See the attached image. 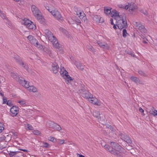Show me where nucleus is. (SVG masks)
Here are the masks:
<instances>
[{
	"instance_id": "nucleus-43",
	"label": "nucleus",
	"mask_w": 157,
	"mask_h": 157,
	"mask_svg": "<svg viewBox=\"0 0 157 157\" xmlns=\"http://www.w3.org/2000/svg\"><path fill=\"white\" fill-rule=\"evenodd\" d=\"M79 14H80V15L78 16V17L82 20V18L83 17V16H84L85 14L84 13L83 11H82L81 13H79Z\"/></svg>"
},
{
	"instance_id": "nucleus-10",
	"label": "nucleus",
	"mask_w": 157,
	"mask_h": 157,
	"mask_svg": "<svg viewBox=\"0 0 157 157\" xmlns=\"http://www.w3.org/2000/svg\"><path fill=\"white\" fill-rule=\"evenodd\" d=\"M19 108L16 106H13L10 109L11 115L13 117L16 116L18 113Z\"/></svg>"
},
{
	"instance_id": "nucleus-25",
	"label": "nucleus",
	"mask_w": 157,
	"mask_h": 157,
	"mask_svg": "<svg viewBox=\"0 0 157 157\" xmlns=\"http://www.w3.org/2000/svg\"><path fill=\"white\" fill-rule=\"evenodd\" d=\"M30 23H32V22L28 19H25L23 21V24L25 25H27V27Z\"/></svg>"
},
{
	"instance_id": "nucleus-45",
	"label": "nucleus",
	"mask_w": 157,
	"mask_h": 157,
	"mask_svg": "<svg viewBox=\"0 0 157 157\" xmlns=\"http://www.w3.org/2000/svg\"><path fill=\"white\" fill-rule=\"evenodd\" d=\"M64 140H63L58 139L57 142L59 144H62L64 143Z\"/></svg>"
},
{
	"instance_id": "nucleus-23",
	"label": "nucleus",
	"mask_w": 157,
	"mask_h": 157,
	"mask_svg": "<svg viewBox=\"0 0 157 157\" xmlns=\"http://www.w3.org/2000/svg\"><path fill=\"white\" fill-rule=\"evenodd\" d=\"M56 123H55L53 121H49L47 124L49 126V127L54 128L56 126Z\"/></svg>"
},
{
	"instance_id": "nucleus-44",
	"label": "nucleus",
	"mask_w": 157,
	"mask_h": 157,
	"mask_svg": "<svg viewBox=\"0 0 157 157\" xmlns=\"http://www.w3.org/2000/svg\"><path fill=\"white\" fill-rule=\"evenodd\" d=\"M18 102L21 105H23L24 104H25L26 102L25 100H21L20 101H18Z\"/></svg>"
},
{
	"instance_id": "nucleus-46",
	"label": "nucleus",
	"mask_w": 157,
	"mask_h": 157,
	"mask_svg": "<svg viewBox=\"0 0 157 157\" xmlns=\"http://www.w3.org/2000/svg\"><path fill=\"white\" fill-rule=\"evenodd\" d=\"M87 19L86 18V15L85 14V15L84 16H83L82 18V21H83L84 22H86V23L87 22Z\"/></svg>"
},
{
	"instance_id": "nucleus-14",
	"label": "nucleus",
	"mask_w": 157,
	"mask_h": 157,
	"mask_svg": "<svg viewBox=\"0 0 157 157\" xmlns=\"http://www.w3.org/2000/svg\"><path fill=\"white\" fill-rule=\"evenodd\" d=\"M88 100L94 104L96 105H100V103L98 100V99L95 97H93V96L92 97H90V99H89Z\"/></svg>"
},
{
	"instance_id": "nucleus-38",
	"label": "nucleus",
	"mask_w": 157,
	"mask_h": 157,
	"mask_svg": "<svg viewBox=\"0 0 157 157\" xmlns=\"http://www.w3.org/2000/svg\"><path fill=\"white\" fill-rule=\"evenodd\" d=\"M126 52L128 54L134 57L136 56L134 54L133 52H131L129 50H128V51H126Z\"/></svg>"
},
{
	"instance_id": "nucleus-12",
	"label": "nucleus",
	"mask_w": 157,
	"mask_h": 157,
	"mask_svg": "<svg viewBox=\"0 0 157 157\" xmlns=\"http://www.w3.org/2000/svg\"><path fill=\"white\" fill-rule=\"evenodd\" d=\"M97 43L102 48L106 49H109V46L107 44L101 41H97Z\"/></svg>"
},
{
	"instance_id": "nucleus-32",
	"label": "nucleus",
	"mask_w": 157,
	"mask_h": 157,
	"mask_svg": "<svg viewBox=\"0 0 157 157\" xmlns=\"http://www.w3.org/2000/svg\"><path fill=\"white\" fill-rule=\"evenodd\" d=\"M36 47H37L39 49L43 50V47L44 46L41 45V44H40L38 42H37V43L36 44V45H35Z\"/></svg>"
},
{
	"instance_id": "nucleus-39",
	"label": "nucleus",
	"mask_w": 157,
	"mask_h": 157,
	"mask_svg": "<svg viewBox=\"0 0 157 157\" xmlns=\"http://www.w3.org/2000/svg\"><path fill=\"white\" fill-rule=\"evenodd\" d=\"M33 133L34 134L37 136L39 135L40 133V131L38 130H34L33 131Z\"/></svg>"
},
{
	"instance_id": "nucleus-40",
	"label": "nucleus",
	"mask_w": 157,
	"mask_h": 157,
	"mask_svg": "<svg viewBox=\"0 0 157 157\" xmlns=\"http://www.w3.org/2000/svg\"><path fill=\"white\" fill-rule=\"evenodd\" d=\"M54 129H56L57 131H60L61 130V128L60 126L56 124V126L55 127V128H54Z\"/></svg>"
},
{
	"instance_id": "nucleus-54",
	"label": "nucleus",
	"mask_w": 157,
	"mask_h": 157,
	"mask_svg": "<svg viewBox=\"0 0 157 157\" xmlns=\"http://www.w3.org/2000/svg\"><path fill=\"white\" fill-rule=\"evenodd\" d=\"M7 101V99L6 98H3V104H6Z\"/></svg>"
},
{
	"instance_id": "nucleus-47",
	"label": "nucleus",
	"mask_w": 157,
	"mask_h": 157,
	"mask_svg": "<svg viewBox=\"0 0 157 157\" xmlns=\"http://www.w3.org/2000/svg\"><path fill=\"white\" fill-rule=\"evenodd\" d=\"M4 129V128L2 124L0 123V133L2 132Z\"/></svg>"
},
{
	"instance_id": "nucleus-55",
	"label": "nucleus",
	"mask_w": 157,
	"mask_h": 157,
	"mask_svg": "<svg viewBox=\"0 0 157 157\" xmlns=\"http://www.w3.org/2000/svg\"><path fill=\"white\" fill-rule=\"evenodd\" d=\"M0 141L3 140H5L6 138V137L5 136L4 137H0Z\"/></svg>"
},
{
	"instance_id": "nucleus-62",
	"label": "nucleus",
	"mask_w": 157,
	"mask_h": 157,
	"mask_svg": "<svg viewBox=\"0 0 157 157\" xmlns=\"http://www.w3.org/2000/svg\"><path fill=\"white\" fill-rule=\"evenodd\" d=\"M141 12L143 13L144 14H145L146 15L147 13L146 11H144L143 12Z\"/></svg>"
},
{
	"instance_id": "nucleus-19",
	"label": "nucleus",
	"mask_w": 157,
	"mask_h": 157,
	"mask_svg": "<svg viewBox=\"0 0 157 157\" xmlns=\"http://www.w3.org/2000/svg\"><path fill=\"white\" fill-rule=\"evenodd\" d=\"M60 70V73L62 76L64 77L65 75L68 74V72L63 67H61Z\"/></svg>"
},
{
	"instance_id": "nucleus-48",
	"label": "nucleus",
	"mask_w": 157,
	"mask_h": 157,
	"mask_svg": "<svg viewBox=\"0 0 157 157\" xmlns=\"http://www.w3.org/2000/svg\"><path fill=\"white\" fill-rule=\"evenodd\" d=\"M43 146L44 147H45L46 148H48L49 147V144L46 142H44L43 143Z\"/></svg>"
},
{
	"instance_id": "nucleus-51",
	"label": "nucleus",
	"mask_w": 157,
	"mask_h": 157,
	"mask_svg": "<svg viewBox=\"0 0 157 157\" xmlns=\"http://www.w3.org/2000/svg\"><path fill=\"white\" fill-rule=\"evenodd\" d=\"M129 7V4L128 5H124V9L125 10H127Z\"/></svg>"
},
{
	"instance_id": "nucleus-33",
	"label": "nucleus",
	"mask_w": 157,
	"mask_h": 157,
	"mask_svg": "<svg viewBox=\"0 0 157 157\" xmlns=\"http://www.w3.org/2000/svg\"><path fill=\"white\" fill-rule=\"evenodd\" d=\"M28 28L29 29H35L36 28L35 25L33 24L32 23H30V24L27 26Z\"/></svg>"
},
{
	"instance_id": "nucleus-16",
	"label": "nucleus",
	"mask_w": 157,
	"mask_h": 157,
	"mask_svg": "<svg viewBox=\"0 0 157 157\" xmlns=\"http://www.w3.org/2000/svg\"><path fill=\"white\" fill-rule=\"evenodd\" d=\"M52 67L53 72L55 74L57 73L59 69V67L58 64L56 62L53 63Z\"/></svg>"
},
{
	"instance_id": "nucleus-60",
	"label": "nucleus",
	"mask_w": 157,
	"mask_h": 157,
	"mask_svg": "<svg viewBox=\"0 0 157 157\" xmlns=\"http://www.w3.org/2000/svg\"><path fill=\"white\" fill-rule=\"evenodd\" d=\"M117 25H115L114 24L113 25V27L114 28V29H117Z\"/></svg>"
},
{
	"instance_id": "nucleus-57",
	"label": "nucleus",
	"mask_w": 157,
	"mask_h": 157,
	"mask_svg": "<svg viewBox=\"0 0 157 157\" xmlns=\"http://www.w3.org/2000/svg\"><path fill=\"white\" fill-rule=\"evenodd\" d=\"M141 37L143 38L144 40L146 39V40L147 41H148V40H147V38H145L144 36L143 35H142L141 36Z\"/></svg>"
},
{
	"instance_id": "nucleus-49",
	"label": "nucleus",
	"mask_w": 157,
	"mask_h": 157,
	"mask_svg": "<svg viewBox=\"0 0 157 157\" xmlns=\"http://www.w3.org/2000/svg\"><path fill=\"white\" fill-rule=\"evenodd\" d=\"M75 21L77 23H81V21L78 18H75Z\"/></svg>"
},
{
	"instance_id": "nucleus-22",
	"label": "nucleus",
	"mask_w": 157,
	"mask_h": 157,
	"mask_svg": "<svg viewBox=\"0 0 157 157\" xmlns=\"http://www.w3.org/2000/svg\"><path fill=\"white\" fill-rule=\"evenodd\" d=\"M136 8V4L133 2H131L129 4V9L130 10L132 11Z\"/></svg>"
},
{
	"instance_id": "nucleus-63",
	"label": "nucleus",
	"mask_w": 157,
	"mask_h": 157,
	"mask_svg": "<svg viewBox=\"0 0 157 157\" xmlns=\"http://www.w3.org/2000/svg\"><path fill=\"white\" fill-rule=\"evenodd\" d=\"M109 127H110V129L112 130V131H113V128L111 126H110Z\"/></svg>"
},
{
	"instance_id": "nucleus-31",
	"label": "nucleus",
	"mask_w": 157,
	"mask_h": 157,
	"mask_svg": "<svg viewBox=\"0 0 157 157\" xmlns=\"http://www.w3.org/2000/svg\"><path fill=\"white\" fill-rule=\"evenodd\" d=\"M130 79L132 80L136 83L138 82L139 81V78L136 77L131 76Z\"/></svg>"
},
{
	"instance_id": "nucleus-42",
	"label": "nucleus",
	"mask_w": 157,
	"mask_h": 157,
	"mask_svg": "<svg viewBox=\"0 0 157 157\" xmlns=\"http://www.w3.org/2000/svg\"><path fill=\"white\" fill-rule=\"evenodd\" d=\"M59 30L62 33L65 34H66L67 33V31L64 29H63V28L60 27L59 28Z\"/></svg>"
},
{
	"instance_id": "nucleus-34",
	"label": "nucleus",
	"mask_w": 157,
	"mask_h": 157,
	"mask_svg": "<svg viewBox=\"0 0 157 157\" xmlns=\"http://www.w3.org/2000/svg\"><path fill=\"white\" fill-rule=\"evenodd\" d=\"M81 86L82 88L79 90V92L81 94H82V93H85V92L87 91L86 90L85 88L83 87V85H82Z\"/></svg>"
},
{
	"instance_id": "nucleus-52",
	"label": "nucleus",
	"mask_w": 157,
	"mask_h": 157,
	"mask_svg": "<svg viewBox=\"0 0 157 157\" xmlns=\"http://www.w3.org/2000/svg\"><path fill=\"white\" fill-rule=\"evenodd\" d=\"M118 6L121 8L123 9L124 8V5L122 4H119L118 5Z\"/></svg>"
},
{
	"instance_id": "nucleus-58",
	"label": "nucleus",
	"mask_w": 157,
	"mask_h": 157,
	"mask_svg": "<svg viewBox=\"0 0 157 157\" xmlns=\"http://www.w3.org/2000/svg\"><path fill=\"white\" fill-rule=\"evenodd\" d=\"M110 23L111 25H113L114 24L113 22V20L112 19H110Z\"/></svg>"
},
{
	"instance_id": "nucleus-1",
	"label": "nucleus",
	"mask_w": 157,
	"mask_h": 157,
	"mask_svg": "<svg viewBox=\"0 0 157 157\" xmlns=\"http://www.w3.org/2000/svg\"><path fill=\"white\" fill-rule=\"evenodd\" d=\"M11 75L12 77L30 92H35L36 91V88L33 86H29V82L26 81L24 78L20 77L16 73L13 72L11 73Z\"/></svg>"
},
{
	"instance_id": "nucleus-27",
	"label": "nucleus",
	"mask_w": 157,
	"mask_h": 157,
	"mask_svg": "<svg viewBox=\"0 0 157 157\" xmlns=\"http://www.w3.org/2000/svg\"><path fill=\"white\" fill-rule=\"evenodd\" d=\"M111 9L109 8H108L107 7H105L104 10L105 13L107 15L110 14L111 12Z\"/></svg>"
},
{
	"instance_id": "nucleus-9",
	"label": "nucleus",
	"mask_w": 157,
	"mask_h": 157,
	"mask_svg": "<svg viewBox=\"0 0 157 157\" xmlns=\"http://www.w3.org/2000/svg\"><path fill=\"white\" fill-rule=\"evenodd\" d=\"M104 148L107 151H109L111 154L114 155L116 156H121L120 153L118 151L113 150V148L110 147L108 145L105 144L104 146Z\"/></svg>"
},
{
	"instance_id": "nucleus-26",
	"label": "nucleus",
	"mask_w": 157,
	"mask_h": 157,
	"mask_svg": "<svg viewBox=\"0 0 157 157\" xmlns=\"http://www.w3.org/2000/svg\"><path fill=\"white\" fill-rule=\"evenodd\" d=\"M18 153V152L16 151H10L9 153V155L10 157H16V155Z\"/></svg>"
},
{
	"instance_id": "nucleus-28",
	"label": "nucleus",
	"mask_w": 157,
	"mask_h": 157,
	"mask_svg": "<svg viewBox=\"0 0 157 157\" xmlns=\"http://www.w3.org/2000/svg\"><path fill=\"white\" fill-rule=\"evenodd\" d=\"M86 48L92 52H95V49L91 45H88L86 46Z\"/></svg>"
},
{
	"instance_id": "nucleus-7",
	"label": "nucleus",
	"mask_w": 157,
	"mask_h": 157,
	"mask_svg": "<svg viewBox=\"0 0 157 157\" xmlns=\"http://www.w3.org/2000/svg\"><path fill=\"white\" fill-rule=\"evenodd\" d=\"M51 11V14L55 19L60 21H63V17L62 16L59 12L57 10H54L53 11Z\"/></svg>"
},
{
	"instance_id": "nucleus-61",
	"label": "nucleus",
	"mask_w": 157,
	"mask_h": 157,
	"mask_svg": "<svg viewBox=\"0 0 157 157\" xmlns=\"http://www.w3.org/2000/svg\"><path fill=\"white\" fill-rule=\"evenodd\" d=\"M21 150V151H22L24 152H28V151L26 150V149H20Z\"/></svg>"
},
{
	"instance_id": "nucleus-5",
	"label": "nucleus",
	"mask_w": 157,
	"mask_h": 157,
	"mask_svg": "<svg viewBox=\"0 0 157 157\" xmlns=\"http://www.w3.org/2000/svg\"><path fill=\"white\" fill-rule=\"evenodd\" d=\"M31 10L33 15L38 20L40 21L42 19L43 17L37 7L34 5H32L31 6Z\"/></svg>"
},
{
	"instance_id": "nucleus-41",
	"label": "nucleus",
	"mask_w": 157,
	"mask_h": 157,
	"mask_svg": "<svg viewBox=\"0 0 157 157\" xmlns=\"http://www.w3.org/2000/svg\"><path fill=\"white\" fill-rule=\"evenodd\" d=\"M48 140L51 141H52L53 142H55L56 141V140L55 138L54 137L50 136L48 138Z\"/></svg>"
},
{
	"instance_id": "nucleus-11",
	"label": "nucleus",
	"mask_w": 157,
	"mask_h": 157,
	"mask_svg": "<svg viewBox=\"0 0 157 157\" xmlns=\"http://www.w3.org/2000/svg\"><path fill=\"white\" fill-rule=\"evenodd\" d=\"M93 19V20L97 23H102L104 21L103 19L98 15H94Z\"/></svg>"
},
{
	"instance_id": "nucleus-53",
	"label": "nucleus",
	"mask_w": 157,
	"mask_h": 157,
	"mask_svg": "<svg viewBox=\"0 0 157 157\" xmlns=\"http://www.w3.org/2000/svg\"><path fill=\"white\" fill-rule=\"evenodd\" d=\"M139 111L141 113H144V110L142 109L140 107L139 108Z\"/></svg>"
},
{
	"instance_id": "nucleus-6",
	"label": "nucleus",
	"mask_w": 157,
	"mask_h": 157,
	"mask_svg": "<svg viewBox=\"0 0 157 157\" xmlns=\"http://www.w3.org/2000/svg\"><path fill=\"white\" fill-rule=\"evenodd\" d=\"M14 59L16 62L20 66L23 67L27 71H28L29 67L27 64L24 63L20 57L18 56H15Z\"/></svg>"
},
{
	"instance_id": "nucleus-30",
	"label": "nucleus",
	"mask_w": 157,
	"mask_h": 157,
	"mask_svg": "<svg viewBox=\"0 0 157 157\" xmlns=\"http://www.w3.org/2000/svg\"><path fill=\"white\" fill-rule=\"evenodd\" d=\"M25 126L26 128L27 129H29V130H33V126L29 124H25Z\"/></svg>"
},
{
	"instance_id": "nucleus-17",
	"label": "nucleus",
	"mask_w": 157,
	"mask_h": 157,
	"mask_svg": "<svg viewBox=\"0 0 157 157\" xmlns=\"http://www.w3.org/2000/svg\"><path fill=\"white\" fill-rule=\"evenodd\" d=\"M81 95L83 98H86L88 100L90 99V97H92V95L88 91L85 92V93H82Z\"/></svg>"
},
{
	"instance_id": "nucleus-59",
	"label": "nucleus",
	"mask_w": 157,
	"mask_h": 157,
	"mask_svg": "<svg viewBox=\"0 0 157 157\" xmlns=\"http://www.w3.org/2000/svg\"><path fill=\"white\" fill-rule=\"evenodd\" d=\"M79 13H81V12H80V11H78L76 12V14L78 16L79 15H80V14H79Z\"/></svg>"
},
{
	"instance_id": "nucleus-2",
	"label": "nucleus",
	"mask_w": 157,
	"mask_h": 157,
	"mask_svg": "<svg viewBox=\"0 0 157 157\" xmlns=\"http://www.w3.org/2000/svg\"><path fill=\"white\" fill-rule=\"evenodd\" d=\"M44 32L47 36L48 40L52 43L54 46L57 49V50L60 53H63L64 51L63 48L61 45L59 43L56 38L53 35L51 32L48 29L45 30Z\"/></svg>"
},
{
	"instance_id": "nucleus-56",
	"label": "nucleus",
	"mask_w": 157,
	"mask_h": 157,
	"mask_svg": "<svg viewBox=\"0 0 157 157\" xmlns=\"http://www.w3.org/2000/svg\"><path fill=\"white\" fill-rule=\"evenodd\" d=\"M147 40L146 39L144 40L143 41V43L144 44H147Z\"/></svg>"
},
{
	"instance_id": "nucleus-36",
	"label": "nucleus",
	"mask_w": 157,
	"mask_h": 157,
	"mask_svg": "<svg viewBox=\"0 0 157 157\" xmlns=\"http://www.w3.org/2000/svg\"><path fill=\"white\" fill-rule=\"evenodd\" d=\"M46 9L51 13V11L54 10L53 9L52 6H46L45 7Z\"/></svg>"
},
{
	"instance_id": "nucleus-3",
	"label": "nucleus",
	"mask_w": 157,
	"mask_h": 157,
	"mask_svg": "<svg viewBox=\"0 0 157 157\" xmlns=\"http://www.w3.org/2000/svg\"><path fill=\"white\" fill-rule=\"evenodd\" d=\"M117 25L120 29L127 28L128 27L126 17L125 14L120 15V18L116 21Z\"/></svg>"
},
{
	"instance_id": "nucleus-15",
	"label": "nucleus",
	"mask_w": 157,
	"mask_h": 157,
	"mask_svg": "<svg viewBox=\"0 0 157 157\" xmlns=\"http://www.w3.org/2000/svg\"><path fill=\"white\" fill-rule=\"evenodd\" d=\"M27 38L30 43L34 46L37 43L38 41L31 35H29L27 37Z\"/></svg>"
},
{
	"instance_id": "nucleus-4",
	"label": "nucleus",
	"mask_w": 157,
	"mask_h": 157,
	"mask_svg": "<svg viewBox=\"0 0 157 157\" xmlns=\"http://www.w3.org/2000/svg\"><path fill=\"white\" fill-rule=\"evenodd\" d=\"M110 144L111 146L114 147L113 150L118 151L120 153L121 156H117V157H123L124 155L123 153L124 150L123 148L118 143L115 142H110Z\"/></svg>"
},
{
	"instance_id": "nucleus-24",
	"label": "nucleus",
	"mask_w": 157,
	"mask_h": 157,
	"mask_svg": "<svg viewBox=\"0 0 157 157\" xmlns=\"http://www.w3.org/2000/svg\"><path fill=\"white\" fill-rule=\"evenodd\" d=\"M93 115L94 117L98 118V119L100 118V114L99 112L98 111L93 112Z\"/></svg>"
},
{
	"instance_id": "nucleus-20",
	"label": "nucleus",
	"mask_w": 157,
	"mask_h": 157,
	"mask_svg": "<svg viewBox=\"0 0 157 157\" xmlns=\"http://www.w3.org/2000/svg\"><path fill=\"white\" fill-rule=\"evenodd\" d=\"M63 78L66 79V81L68 82H72L74 80V79L72 78L71 77L68 75L67 74L65 75Z\"/></svg>"
},
{
	"instance_id": "nucleus-29",
	"label": "nucleus",
	"mask_w": 157,
	"mask_h": 157,
	"mask_svg": "<svg viewBox=\"0 0 157 157\" xmlns=\"http://www.w3.org/2000/svg\"><path fill=\"white\" fill-rule=\"evenodd\" d=\"M150 114L153 115L154 116H157V111L154 109V108L153 107V109L149 112Z\"/></svg>"
},
{
	"instance_id": "nucleus-37",
	"label": "nucleus",
	"mask_w": 157,
	"mask_h": 157,
	"mask_svg": "<svg viewBox=\"0 0 157 157\" xmlns=\"http://www.w3.org/2000/svg\"><path fill=\"white\" fill-rule=\"evenodd\" d=\"M138 72L139 74L143 76H147L146 74L143 71L141 70L138 71Z\"/></svg>"
},
{
	"instance_id": "nucleus-18",
	"label": "nucleus",
	"mask_w": 157,
	"mask_h": 157,
	"mask_svg": "<svg viewBox=\"0 0 157 157\" xmlns=\"http://www.w3.org/2000/svg\"><path fill=\"white\" fill-rule=\"evenodd\" d=\"M111 13L112 17H115L117 19L120 18V15H119L118 13L116 10H113L111 11Z\"/></svg>"
},
{
	"instance_id": "nucleus-50",
	"label": "nucleus",
	"mask_w": 157,
	"mask_h": 157,
	"mask_svg": "<svg viewBox=\"0 0 157 157\" xmlns=\"http://www.w3.org/2000/svg\"><path fill=\"white\" fill-rule=\"evenodd\" d=\"M6 104L9 106H12V103H11V102L10 101V100H8L7 101V103H6Z\"/></svg>"
},
{
	"instance_id": "nucleus-8",
	"label": "nucleus",
	"mask_w": 157,
	"mask_h": 157,
	"mask_svg": "<svg viewBox=\"0 0 157 157\" xmlns=\"http://www.w3.org/2000/svg\"><path fill=\"white\" fill-rule=\"evenodd\" d=\"M133 25L136 26L142 33H146L147 30L145 28L144 25H142L140 22H133Z\"/></svg>"
},
{
	"instance_id": "nucleus-21",
	"label": "nucleus",
	"mask_w": 157,
	"mask_h": 157,
	"mask_svg": "<svg viewBox=\"0 0 157 157\" xmlns=\"http://www.w3.org/2000/svg\"><path fill=\"white\" fill-rule=\"evenodd\" d=\"M75 65L78 69L82 71H83L84 70L83 66L82 63L76 62L75 63Z\"/></svg>"
},
{
	"instance_id": "nucleus-35",
	"label": "nucleus",
	"mask_w": 157,
	"mask_h": 157,
	"mask_svg": "<svg viewBox=\"0 0 157 157\" xmlns=\"http://www.w3.org/2000/svg\"><path fill=\"white\" fill-rule=\"evenodd\" d=\"M127 34H128V33L127 32L126 28H124V29L123 30V36L124 38H126L127 36Z\"/></svg>"
},
{
	"instance_id": "nucleus-13",
	"label": "nucleus",
	"mask_w": 157,
	"mask_h": 157,
	"mask_svg": "<svg viewBox=\"0 0 157 157\" xmlns=\"http://www.w3.org/2000/svg\"><path fill=\"white\" fill-rule=\"evenodd\" d=\"M120 135L121 136V138L122 140H124L128 144H131L132 143V141L130 139L129 137L126 135H125L122 133L120 134Z\"/></svg>"
},
{
	"instance_id": "nucleus-64",
	"label": "nucleus",
	"mask_w": 157,
	"mask_h": 157,
	"mask_svg": "<svg viewBox=\"0 0 157 157\" xmlns=\"http://www.w3.org/2000/svg\"><path fill=\"white\" fill-rule=\"evenodd\" d=\"M78 157H85V156L82 155H79V156Z\"/></svg>"
}]
</instances>
